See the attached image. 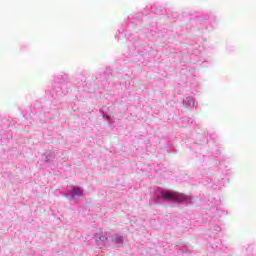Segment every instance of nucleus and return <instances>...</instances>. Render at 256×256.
I'll list each match as a JSON object with an SVG mask.
<instances>
[{
	"label": "nucleus",
	"instance_id": "1",
	"mask_svg": "<svg viewBox=\"0 0 256 256\" xmlns=\"http://www.w3.org/2000/svg\"><path fill=\"white\" fill-rule=\"evenodd\" d=\"M161 197L162 199H164V201H172L173 203H181L182 201H185V199H187L185 194L173 190L162 191Z\"/></svg>",
	"mask_w": 256,
	"mask_h": 256
},
{
	"label": "nucleus",
	"instance_id": "2",
	"mask_svg": "<svg viewBox=\"0 0 256 256\" xmlns=\"http://www.w3.org/2000/svg\"><path fill=\"white\" fill-rule=\"evenodd\" d=\"M112 243H113V245H116L117 247H121V245L123 243V237L120 235L113 236Z\"/></svg>",
	"mask_w": 256,
	"mask_h": 256
},
{
	"label": "nucleus",
	"instance_id": "3",
	"mask_svg": "<svg viewBox=\"0 0 256 256\" xmlns=\"http://www.w3.org/2000/svg\"><path fill=\"white\" fill-rule=\"evenodd\" d=\"M71 193L72 195H76V197H83V190L79 187H74Z\"/></svg>",
	"mask_w": 256,
	"mask_h": 256
},
{
	"label": "nucleus",
	"instance_id": "4",
	"mask_svg": "<svg viewBox=\"0 0 256 256\" xmlns=\"http://www.w3.org/2000/svg\"><path fill=\"white\" fill-rule=\"evenodd\" d=\"M100 241H107V236H101Z\"/></svg>",
	"mask_w": 256,
	"mask_h": 256
}]
</instances>
